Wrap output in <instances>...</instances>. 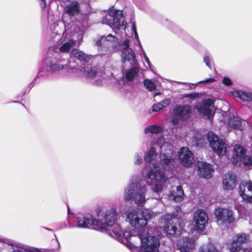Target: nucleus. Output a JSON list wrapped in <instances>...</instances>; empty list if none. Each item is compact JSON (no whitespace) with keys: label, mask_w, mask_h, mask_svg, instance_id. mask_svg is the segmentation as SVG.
Returning <instances> with one entry per match:
<instances>
[{"label":"nucleus","mask_w":252,"mask_h":252,"mask_svg":"<svg viewBox=\"0 0 252 252\" xmlns=\"http://www.w3.org/2000/svg\"><path fill=\"white\" fill-rule=\"evenodd\" d=\"M172 150L161 152L159 156V164L156 162L153 163L152 167L150 168L147 173L143 172V176L152 181L151 185V189L158 194L162 191L167 180L165 173L159 170V166L165 171H172L175 166V160L172 157Z\"/></svg>","instance_id":"1"},{"label":"nucleus","mask_w":252,"mask_h":252,"mask_svg":"<svg viewBox=\"0 0 252 252\" xmlns=\"http://www.w3.org/2000/svg\"><path fill=\"white\" fill-rule=\"evenodd\" d=\"M129 39L127 38L118 43L117 37L111 34L102 36L95 42L96 46L98 47V50L102 53L103 52H112L114 51L122 52V61L125 63L128 61L132 64L135 62V55L134 51L129 47Z\"/></svg>","instance_id":"2"},{"label":"nucleus","mask_w":252,"mask_h":252,"mask_svg":"<svg viewBox=\"0 0 252 252\" xmlns=\"http://www.w3.org/2000/svg\"><path fill=\"white\" fill-rule=\"evenodd\" d=\"M151 217L150 211L148 210H143L140 211L138 209H133L127 214V220L129 224L135 227V229L128 230L136 233L140 230L147 229L145 226L147 224V220ZM115 222V221H114ZM127 230H122L119 224L114 223L112 227L110 229L109 235L116 239H118L122 242L126 241L125 237L123 236V233Z\"/></svg>","instance_id":"3"},{"label":"nucleus","mask_w":252,"mask_h":252,"mask_svg":"<svg viewBox=\"0 0 252 252\" xmlns=\"http://www.w3.org/2000/svg\"><path fill=\"white\" fill-rule=\"evenodd\" d=\"M116 209L114 208L107 210L101 220L95 219L89 214L85 216L80 215L77 217V225L79 227L87 228L89 224L98 231L110 232L116 220Z\"/></svg>","instance_id":"4"},{"label":"nucleus","mask_w":252,"mask_h":252,"mask_svg":"<svg viewBox=\"0 0 252 252\" xmlns=\"http://www.w3.org/2000/svg\"><path fill=\"white\" fill-rule=\"evenodd\" d=\"M126 238V241H130L134 242L135 239H138L141 243L139 250L141 252H159L160 242L159 239L152 236L148 232L147 229H141L136 232L126 231L123 233Z\"/></svg>","instance_id":"5"},{"label":"nucleus","mask_w":252,"mask_h":252,"mask_svg":"<svg viewBox=\"0 0 252 252\" xmlns=\"http://www.w3.org/2000/svg\"><path fill=\"white\" fill-rule=\"evenodd\" d=\"M147 188L143 185L138 177H133L124 190V199L126 201L132 200L139 206L144 205L146 200Z\"/></svg>","instance_id":"6"},{"label":"nucleus","mask_w":252,"mask_h":252,"mask_svg":"<svg viewBox=\"0 0 252 252\" xmlns=\"http://www.w3.org/2000/svg\"><path fill=\"white\" fill-rule=\"evenodd\" d=\"M102 23L109 25L115 33H117V31L121 28L124 30L126 28L122 11L113 8L110 9L106 15L103 17Z\"/></svg>","instance_id":"7"},{"label":"nucleus","mask_w":252,"mask_h":252,"mask_svg":"<svg viewBox=\"0 0 252 252\" xmlns=\"http://www.w3.org/2000/svg\"><path fill=\"white\" fill-rule=\"evenodd\" d=\"M207 140L213 150L219 156L226 155L228 145L225 141L220 139L212 132H209L207 134Z\"/></svg>","instance_id":"8"},{"label":"nucleus","mask_w":252,"mask_h":252,"mask_svg":"<svg viewBox=\"0 0 252 252\" xmlns=\"http://www.w3.org/2000/svg\"><path fill=\"white\" fill-rule=\"evenodd\" d=\"M46 67L52 73L67 69L73 70L74 68V66L70 64V62L68 60L62 58L46 59Z\"/></svg>","instance_id":"9"},{"label":"nucleus","mask_w":252,"mask_h":252,"mask_svg":"<svg viewBox=\"0 0 252 252\" xmlns=\"http://www.w3.org/2000/svg\"><path fill=\"white\" fill-rule=\"evenodd\" d=\"M232 162L235 164L242 163L245 166H252V158L246 155L245 150L242 146L236 145L233 150Z\"/></svg>","instance_id":"10"},{"label":"nucleus","mask_w":252,"mask_h":252,"mask_svg":"<svg viewBox=\"0 0 252 252\" xmlns=\"http://www.w3.org/2000/svg\"><path fill=\"white\" fill-rule=\"evenodd\" d=\"M249 239V235L240 233L235 235L226 243V248L230 252H239L242 249L243 244Z\"/></svg>","instance_id":"11"},{"label":"nucleus","mask_w":252,"mask_h":252,"mask_svg":"<svg viewBox=\"0 0 252 252\" xmlns=\"http://www.w3.org/2000/svg\"><path fill=\"white\" fill-rule=\"evenodd\" d=\"M193 221L194 229L199 232L203 231L208 224V216L202 209H198L193 213Z\"/></svg>","instance_id":"12"},{"label":"nucleus","mask_w":252,"mask_h":252,"mask_svg":"<svg viewBox=\"0 0 252 252\" xmlns=\"http://www.w3.org/2000/svg\"><path fill=\"white\" fill-rule=\"evenodd\" d=\"M214 102V99H203L196 106V108L200 114L206 116L208 119H210L213 113Z\"/></svg>","instance_id":"13"},{"label":"nucleus","mask_w":252,"mask_h":252,"mask_svg":"<svg viewBox=\"0 0 252 252\" xmlns=\"http://www.w3.org/2000/svg\"><path fill=\"white\" fill-rule=\"evenodd\" d=\"M215 215L217 220L222 223L226 221L230 223L234 220L232 211L228 208H217L215 210Z\"/></svg>","instance_id":"14"},{"label":"nucleus","mask_w":252,"mask_h":252,"mask_svg":"<svg viewBox=\"0 0 252 252\" xmlns=\"http://www.w3.org/2000/svg\"><path fill=\"white\" fill-rule=\"evenodd\" d=\"M163 220L165 225L164 226V231L166 234L173 235H174L177 231V227L175 225L178 221V220L173 218L171 215H167L164 216L162 219Z\"/></svg>","instance_id":"15"},{"label":"nucleus","mask_w":252,"mask_h":252,"mask_svg":"<svg viewBox=\"0 0 252 252\" xmlns=\"http://www.w3.org/2000/svg\"><path fill=\"white\" fill-rule=\"evenodd\" d=\"M181 163L185 166H189L194 161L193 155L187 147H182L178 153Z\"/></svg>","instance_id":"16"},{"label":"nucleus","mask_w":252,"mask_h":252,"mask_svg":"<svg viewBox=\"0 0 252 252\" xmlns=\"http://www.w3.org/2000/svg\"><path fill=\"white\" fill-rule=\"evenodd\" d=\"M239 194L244 200L252 202V183H241L239 186Z\"/></svg>","instance_id":"17"},{"label":"nucleus","mask_w":252,"mask_h":252,"mask_svg":"<svg viewBox=\"0 0 252 252\" xmlns=\"http://www.w3.org/2000/svg\"><path fill=\"white\" fill-rule=\"evenodd\" d=\"M197 168L199 175L206 179L210 178L214 172L213 166L210 163L203 161H198L197 162Z\"/></svg>","instance_id":"18"},{"label":"nucleus","mask_w":252,"mask_h":252,"mask_svg":"<svg viewBox=\"0 0 252 252\" xmlns=\"http://www.w3.org/2000/svg\"><path fill=\"white\" fill-rule=\"evenodd\" d=\"M194 246V240L192 238H183L177 243V249L180 252H190Z\"/></svg>","instance_id":"19"},{"label":"nucleus","mask_w":252,"mask_h":252,"mask_svg":"<svg viewBox=\"0 0 252 252\" xmlns=\"http://www.w3.org/2000/svg\"><path fill=\"white\" fill-rule=\"evenodd\" d=\"M236 184L237 179L235 174L232 173H228L224 176L222 185L224 189H233L236 187Z\"/></svg>","instance_id":"20"},{"label":"nucleus","mask_w":252,"mask_h":252,"mask_svg":"<svg viewBox=\"0 0 252 252\" xmlns=\"http://www.w3.org/2000/svg\"><path fill=\"white\" fill-rule=\"evenodd\" d=\"M191 108L189 105L178 106L173 110L174 115L178 116L182 120L186 119L190 116Z\"/></svg>","instance_id":"21"},{"label":"nucleus","mask_w":252,"mask_h":252,"mask_svg":"<svg viewBox=\"0 0 252 252\" xmlns=\"http://www.w3.org/2000/svg\"><path fill=\"white\" fill-rule=\"evenodd\" d=\"M123 63H129L130 65H133L131 68L126 70L125 73V76L127 80L130 81L132 80L135 77L137 76L138 72H139V68L137 65L136 64V61L134 63L131 64L128 61H126L125 63H124L122 61Z\"/></svg>","instance_id":"22"},{"label":"nucleus","mask_w":252,"mask_h":252,"mask_svg":"<svg viewBox=\"0 0 252 252\" xmlns=\"http://www.w3.org/2000/svg\"><path fill=\"white\" fill-rule=\"evenodd\" d=\"M228 124L229 126L232 128L242 130L244 127L245 122L244 121H242L239 117L234 116L229 119Z\"/></svg>","instance_id":"23"},{"label":"nucleus","mask_w":252,"mask_h":252,"mask_svg":"<svg viewBox=\"0 0 252 252\" xmlns=\"http://www.w3.org/2000/svg\"><path fill=\"white\" fill-rule=\"evenodd\" d=\"M65 10L69 15L73 16L76 15L80 11L79 3L76 1H72L65 6Z\"/></svg>","instance_id":"24"},{"label":"nucleus","mask_w":252,"mask_h":252,"mask_svg":"<svg viewBox=\"0 0 252 252\" xmlns=\"http://www.w3.org/2000/svg\"><path fill=\"white\" fill-rule=\"evenodd\" d=\"M234 97H238L244 101L252 102V93L242 91H235L232 93Z\"/></svg>","instance_id":"25"},{"label":"nucleus","mask_w":252,"mask_h":252,"mask_svg":"<svg viewBox=\"0 0 252 252\" xmlns=\"http://www.w3.org/2000/svg\"><path fill=\"white\" fill-rule=\"evenodd\" d=\"M70 58H76L80 61L87 62L89 60V57L83 51L78 49H74L71 50L70 53Z\"/></svg>","instance_id":"26"},{"label":"nucleus","mask_w":252,"mask_h":252,"mask_svg":"<svg viewBox=\"0 0 252 252\" xmlns=\"http://www.w3.org/2000/svg\"><path fill=\"white\" fill-rule=\"evenodd\" d=\"M184 193L181 186H177L176 190H173L171 192L170 197L176 202H181L183 199Z\"/></svg>","instance_id":"27"},{"label":"nucleus","mask_w":252,"mask_h":252,"mask_svg":"<svg viewBox=\"0 0 252 252\" xmlns=\"http://www.w3.org/2000/svg\"><path fill=\"white\" fill-rule=\"evenodd\" d=\"M75 45V41L73 39H70L68 40H64L62 44L59 47V50L62 53L68 52L70 49L74 47Z\"/></svg>","instance_id":"28"},{"label":"nucleus","mask_w":252,"mask_h":252,"mask_svg":"<svg viewBox=\"0 0 252 252\" xmlns=\"http://www.w3.org/2000/svg\"><path fill=\"white\" fill-rule=\"evenodd\" d=\"M99 73L101 74V72H99L97 68L94 67L91 68L89 66L85 67L82 71V75L88 78H93L98 75Z\"/></svg>","instance_id":"29"},{"label":"nucleus","mask_w":252,"mask_h":252,"mask_svg":"<svg viewBox=\"0 0 252 252\" xmlns=\"http://www.w3.org/2000/svg\"><path fill=\"white\" fill-rule=\"evenodd\" d=\"M157 158L156 149L155 147L151 149L145 154L144 160L147 162H151Z\"/></svg>","instance_id":"30"},{"label":"nucleus","mask_w":252,"mask_h":252,"mask_svg":"<svg viewBox=\"0 0 252 252\" xmlns=\"http://www.w3.org/2000/svg\"><path fill=\"white\" fill-rule=\"evenodd\" d=\"M161 127L157 125H151L146 127L144 132L145 134L153 133L158 134L162 132Z\"/></svg>","instance_id":"31"},{"label":"nucleus","mask_w":252,"mask_h":252,"mask_svg":"<svg viewBox=\"0 0 252 252\" xmlns=\"http://www.w3.org/2000/svg\"><path fill=\"white\" fill-rule=\"evenodd\" d=\"M11 252H42L41 250L37 248L31 247H17Z\"/></svg>","instance_id":"32"},{"label":"nucleus","mask_w":252,"mask_h":252,"mask_svg":"<svg viewBox=\"0 0 252 252\" xmlns=\"http://www.w3.org/2000/svg\"><path fill=\"white\" fill-rule=\"evenodd\" d=\"M156 144L161 149V152H164L165 147H168L169 150H171L172 146L167 143H164V139L162 137H159L157 139Z\"/></svg>","instance_id":"33"},{"label":"nucleus","mask_w":252,"mask_h":252,"mask_svg":"<svg viewBox=\"0 0 252 252\" xmlns=\"http://www.w3.org/2000/svg\"><path fill=\"white\" fill-rule=\"evenodd\" d=\"M144 85L146 88L150 91H152L155 90L156 86L154 83L151 80L146 79L144 81Z\"/></svg>","instance_id":"34"},{"label":"nucleus","mask_w":252,"mask_h":252,"mask_svg":"<svg viewBox=\"0 0 252 252\" xmlns=\"http://www.w3.org/2000/svg\"><path fill=\"white\" fill-rule=\"evenodd\" d=\"M143 162L142 154L135 153L134 157V163L136 165L140 164Z\"/></svg>","instance_id":"35"},{"label":"nucleus","mask_w":252,"mask_h":252,"mask_svg":"<svg viewBox=\"0 0 252 252\" xmlns=\"http://www.w3.org/2000/svg\"><path fill=\"white\" fill-rule=\"evenodd\" d=\"M200 252H221L218 250L214 245H209L206 251H202Z\"/></svg>","instance_id":"36"},{"label":"nucleus","mask_w":252,"mask_h":252,"mask_svg":"<svg viewBox=\"0 0 252 252\" xmlns=\"http://www.w3.org/2000/svg\"><path fill=\"white\" fill-rule=\"evenodd\" d=\"M170 103V100L169 98H165L158 103L160 107L163 108L168 106Z\"/></svg>","instance_id":"37"},{"label":"nucleus","mask_w":252,"mask_h":252,"mask_svg":"<svg viewBox=\"0 0 252 252\" xmlns=\"http://www.w3.org/2000/svg\"><path fill=\"white\" fill-rule=\"evenodd\" d=\"M204 62L205 63L206 65L209 67L210 68H211V58L208 56V55H206L204 56Z\"/></svg>","instance_id":"38"},{"label":"nucleus","mask_w":252,"mask_h":252,"mask_svg":"<svg viewBox=\"0 0 252 252\" xmlns=\"http://www.w3.org/2000/svg\"><path fill=\"white\" fill-rule=\"evenodd\" d=\"M132 31L134 33V36L136 39V41H139V38L138 35V33H137V32L136 31V24L134 22H133L132 24Z\"/></svg>","instance_id":"39"},{"label":"nucleus","mask_w":252,"mask_h":252,"mask_svg":"<svg viewBox=\"0 0 252 252\" xmlns=\"http://www.w3.org/2000/svg\"><path fill=\"white\" fill-rule=\"evenodd\" d=\"M193 143L192 144L193 146L196 147H201L202 145V140L198 139L196 137H194L193 139Z\"/></svg>","instance_id":"40"},{"label":"nucleus","mask_w":252,"mask_h":252,"mask_svg":"<svg viewBox=\"0 0 252 252\" xmlns=\"http://www.w3.org/2000/svg\"><path fill=\"white\" fill-rule=\"evenodd\" d=\"M179 120H182V119L179 118L178 116L174 115V114H173V117L172 119V123L173 125H174V126L177 125L179 123Z\"/></svg>","instance_id":"41"},{"label":"nucleus","mask_w":252,"mask_h":252,"mask_svg":"<svg viewBox=\"0 0 252 252\" xmlns=\"http://www.w3.org/2000/svg\"><path fill=\"white\" fill-rule=\"evenodd\" d=\"M0 242L4 244H7L9 246H13L14 242L7 239L0 238Z\"/></svg>","instance_id":"42"},{"label":"nucleus","mask_w":252,"mask_h":252,"mask_svg":"<svg viewBox=\"0 0 252 252\" xmlns=\"http://www.w3.org/2000/svg\"><path fill=\"white\" fill-rule=\"evenodd\" d=\"M222 83L226 86H229L231 85L232 82L230 79L228 77H224L222 80Z\"/></svg>","instance_id":"43"},{"label":"nucleus","mask_w":252,"mask_h":252,"mask_svg":"<svg viewBox=\"0 0 252 252\" xmlns=\"http://www.w3.org/2000/svg\"><path fill=\"white\" fill-rule=\"evenodd\" d=\"M162 108L160 107L158 103L155 104L153 106V111L154 112H158Z\"/></svg>","instance_id":"44"},{"label":"nucleus","mask_w":252,"mask_h":252,"mask_svg":"<svg viewBox=\"0 0 252 252\" xmlns=\"http://www.w3.org/2000/svg\"><path fill=\"white\" fill-rule=\"evenodd\" d=\"M143 53L144 57L146 62L148 63L149 67H151L152 66V64H151L150 61L148 57H147L144 50H143Z\"/></svg>","instance_id":"45"},{"label":"nucleus","mask_w":252,"mask_h":252,"mask_svg":"<svg viewBox=\"0 0 252 252\" xmlns=\"http://www.w3.org/2000/svg\"><path fill=\"white\" fill-rule=\"evenodd\" d=\"M240 252H252V249L250 248H244L242 246V249L240 251Z\"/></svg>","instance_id":"46"},{"label":"nucleus","mask_w":252,"mask_h":252,"mask_svg":"<svg viewBox=\"0 0 252 252\" xmlns=\"http://www.w3.org/2000/svg\"><path fill=\"white\" fill-rule=\"evenodd\" d=\"M215 79H214V78H210L209 79H206L204 81H203L202 82H200V83H209V82H214L215 81Z\"/></svg>","instance_id":"47"},{"label":"nucleus","mask_w":252,"mask_h":252,"mask_svg":"<svg viewBox=\"0 0 252 252\" xmlns=\"http://www.w3.org/2000/svg\"><path fill=\"white\" fill-rule=\"evenodd\" d=\"M41 3H40V6L42 8V9H44L46 6V2L45 0H40Z\"/></svg>","instance_id":"48"},{"label":"nucleus","mask_w":252,"mask_h":252,"mask_svg":"<svg viewBox=\"0 0 252 252\" xmlns=\"http://www.w3.org/2000/svg\"><path fill=\"white\" fill-rule=\"evenodd\" d=\"M185 97H189L192 98L195 97L196 96V95L193 94H186V95H185Z\"/></svg>","instance_id":"49"},{"label":"nucleus","mask_w":252,"mask_h":252,"mask_svg":"<svg viewBox=\"0 0 252 252\" xmlns=\"http://www.w3.org/2000/svg\"><path fill=\"white\" fill-rule=\"evenodd\" d=\"M102 81L101 80V81H96L95 82V84L96 85H98V86H100L102 84Z\"/></svg>","instance_id":"50"},{"label":"nucleus","mask_w":252,"mask_h":252,"mask_svg":"<svg viewBox=\"0 0 252 252\" xmlns=\"http://www.w3.org/2000/svg\"><path fill=\"white\" fill-rule=\"evenodd\" d=\"M137 42L139 46L140 47V49H141L142 51L143 52V50H144V49L142 46L141 43H140V40H139V41H137Z\"/></svg>","instance_id":"51"},{"label":"nucleus","mask_w":252,"mask_h":252,"mask_svg":"<svg viewBox=\"0 0 252 252\" xmlns=\"http://www.w3.org/2000/svg\"><path fill=\"white\" fill-rule=\"evenodd\" d=\"M63 2H64V0H62Z\"/></svg>","instance_id":"52"}]
</instances>
